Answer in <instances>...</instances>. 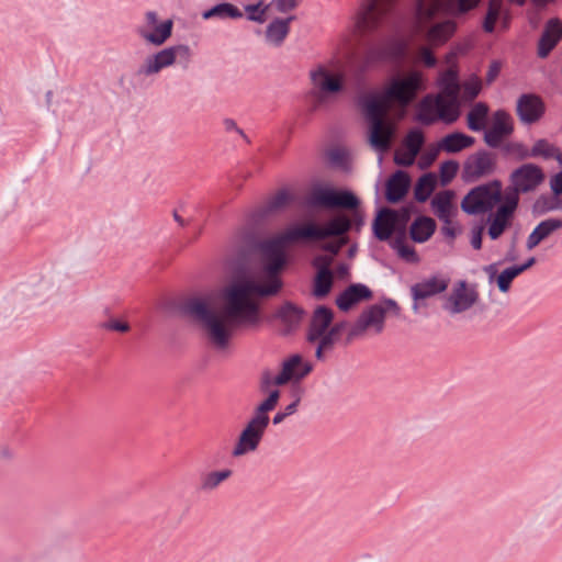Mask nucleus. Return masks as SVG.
<instances>
[{
	"label": "nucleus",
	"mask_w": 562,
	"mask_h": 562,
	"mask_svg": "<svg viewBox=\"0 0 562 562\" xmlns=\"http://www.w3.org/2000/svg\"><path fill=\"white\" fill-rule=\"evenodd\" d=\"M411 180L404 171H396L386 182V199L391 203L402 200L409 188Z\"/></svg>",
	"instance_id": "nucleus-27"
},
{
	"label": "nucleus",
	"mask_w": 562,
	"mask_h": 562,
	"mask_svg": "<svg viewBox=\"0 0 562 562\" xmlns=\"http://www.w3.org/2000/svg\"><path fill=\"white\" fill-rule=\"evenodd\" d=\"M488 106L483 102L475 103L467 115L468 127L473 132L486 128Z\"/></svg>",
	"instance_id": "nucleus-32"
},
{
	"label": "nucleus",
	"mask_w": 562,
	"mask_h": 562,
	"mask_svg": "<svg viewBox=\"0 0 562 562\" xmlns=\"http://www.w3.org/2000/svg\"><path fill=\"white\" fill-rule=\"evenodd\" d=\"M503 201L502 183L493 180L471 189L461 201V209L470 215L485 214Z\"/></svg>",
	"instance_id": "nucleus-9"
},
{
	"label": "nucleus",
	"mask_w": 562,
	"mask_h": 562,
	"mask_svg": "<svg viewBox=\"0 0 562 562\" xmlns=\"http://www.w3.org/2000/svg\"><path fill=\"white\" fill-rule=\"evenodd\" d=\"M449 281L443 278L432 277L414 284L411 288L412 296L415 301L413 310L418 311V301L428 299L443 292L448 288Z\"/></svg>",
	"instance_id": "nucleus-21"
},
{
	"label": "nucleus",
	"mask_w": 562,
	"mask_h": 562,
	"mask_svg": "<svg viewBox=\"0 0 562 562\" xmlns=\"http://www.w3.org/2000/svg\"><path fill=\"white\" fill-rule=\"evenodd\" d=\"M535 210L539 213H548L555 210L562 211V198L560 194L542 195L535 203Z\"/></svg>",
	"instance_id": "nucleus-40"
},
{
	"label": "nucleus",
	"mask_w": 562,
	"mask_h": 562,
	"mask_svg": "<svg viewBox=\"0 0 562 562\" xmlns=\"http://www.w3.org/2000/svg\"><path fill=\"white\" fill-rule=\"evenodd\" d=\"M453 199L454 192L450 190L439 192L432 199L431 204L434 212L443 224H449V221L452 220L457 213Z\"/></svg>",
	"instance_id": "nucleus-25"
},
{
	"label": "nucleus",
	"mask_w": 562,
	"mask_h": 562,
	"mask_svg": "<svg viewBox=\"0 0 562 562\" xmlns=\"http://www.w3.org/2000/svg\"><path fill=\"white\" fill-rule=\"evenodd\" d=\"M519 274V269H517L515 266L503 270L498 274L496 280L499 291L504 293L507 292L510 288L513 280Z\"/></svg>",
	"instance_id": "nucleus-44"
},
{
	"label": "nucleus",
	"mask_w": 562,
	"mask_h": 562,
	"mask_svg": "<svg viewBox=\"0 0 562 562\" xmlns=\"http://www.w3.org/2000/svg\"><path fill=\"white\" fill-rule=\"evenodd\" d=\"M413 63L423 64L424 66L431 68L436 66L437 59L429 47L419 46L413 56Z\"/></svg>",
	"instance_id": "nucleus-43"
},
{
	"label": "nucleus",
	"mask_w": 562,
	"mask_h": 562,
	"mask_svg": "<svg viewBox=\"0 0 562 562\" xmlns=\"http://www.w3.org/2000/svg\"><path fill=\"white\" fill-rule=\"evenodd\" d=\"M334 314L330 308L318 306L314 311L310 324L307 340L315 346V357L319 361L325 360L333 351L344 328L342 323L330 326Z\"/></svg>",
	"instance_id": "nucleus-7"
},
{
	"label": "nucleus",
	"mask_w": 562,
	"mask_h": 562,
	"mask_svg": "<svg viewBox=\"0 0 562 562\" xmlns=\"http://www.w3.org/2000/svg\"><path fill=\"white\" fill-rule=\"evenodd\" d=\"M297 5V0H276V7L280 12H288Z\"/></svg>",
	"instance_id": "nucleus-57"
},
{
	"label": "nucleus",
	"mask_w": 562,
	"mask_h": 562,
	"mask_svg": "<svg viewBox=\"0 0 562 562\" xmlns=\"http://www.w3.org/2000/svg\"><path fill=\"white\" fill-rule=\"evenodd\" d=\"M331 237H337L338 239L335 241H329L324 244L323 249L330 252L331 257L336 256L340 249L348 243V237L346 233L342 235H333Z\"/></svg>",
	"instance_id": "nucleus-50"
},
{
	"label": "nucleus",
	"mask_w": 562,
	"mask_h": 562,
	"mask_svg": "<svg viewBox=\"0 0 562 562\" xmlns=\"http://www.w3.org/2000/svg\"><path fill=\"white\" fill-rule=\"evenodd\" d=\"M278 402L279 394L273 392L255 408L233 446V458H241L258 450L269 426V412L276 408Z\"/></svg>",
	"instance_id": "nucleus-5"
},
{
	"label": "nucleus",
	"mask_w": 562,
	"mask_h": 562,
	"mask_svg": "<svg viewBox=\"0 0 562 562\" xmlns=\"http://www.w3.org/2000/svg\"><path fill=\"white\" fill-rule=\"evenodd\" d=\"M407 53V43L402 38H392L381 47L379 56L381 59L401 61Z\"/></svg>",
	"instance_id": "nucleus-34"
},
{
	"label": "nucleus",
	"mask_w": 562,
	"mask_h": 562,
	"mask_svg": "<svg viewBox=\"0 0 562 562\" xmlns=\"http://www.w3.org/2000/svg\"><path fill=\"white\" fill-rule=\"evenodd\" d=\"M223 125H224V128L225 131L227 132H232V131H235L237 132L240 136L243 137H246V135L244 134V132L237 126L236 122L232 119H225L223 121Z\"/></svg>",
	"instance_id": "nucleus-59"
},
{
	"label": "nucleus",
	"mask_w": 562,
	"mask_h": 562,
	"mask_svg": "<svg viewBox=\"0 0 562 562\" xmlns=\"http://www.w3.org/2000/svg\"><path fill=\"white\" fill-rule=\"evenodd\" d=\"M435 229L436 223L432 218L419 216L411 225V238L415 243H425L432 236Z\"/></svg>",
	"instance_id": "nucleus-29"
},
{
	"label": "nucleus",
	"mask_w": 562,
	"mask_h": 562,
	"mask_svg": "<svg viewBox=\"0 0 562 562\" xmlns=\"http://www.w3.org/2000/svg\"><path fill=\"white\" fill-rule=\"evenodd\" d=\"M293 201V195L288 190H281L271 196L260 210L261 216H268L285 209Z\"/></svg>",
	"instance_id": "nucleus-35"
},
{
	"label": "nucleus",
	"mask_w": 562,
	"mask_h": 562,
	"mask_svg": "<svg viewBox=\"0 0 562 562\" xmlns=\"http://www.w3.org/2000/svg\"><path fill=\"white\" fill-rule=\"evenodd\" d=\"M350 227L351 222L345 215H337L323 225L307 223L288 227L260 243V273L239 278L224 288L221 307L212 306L202 297H191L183 305L186 313L215 349H226L237 328L259 323L261 300L276 295L282 288L280 274L288 263L289 245L342 235Z\"/></svg>",
	"instance_id": "nucleus-2"
},
{
	"label": "nucleus",
	"mask_w": 562,
	"mask_h": 562,
	"mask_svg": "<svg viewBox=\"0 0 562 562\" xmlns=\"http://www.w3.org/2000/svg\"><path fill=\"white\" fill-rule=\"evenodd\" d=\"M424 144V135L420 131H411L404 139L403 146L407 148V150L414 151L418 155L422 146Z\"/></svg>",
	"instance_id": "nucleus-45"
},
{
	"label": "nucleus",
	"mask_w": 562,
	"mask_h": 562,
	"mask_svg": "<svg viewBox=\"0 0 562 562\" xmlns=\"http://www.w3.org/2000/svg\"><path fill=\"white\" fill-rule=\"evenodd\" d=\"M350 227L351 222L345 215H337L323 225L307 223L288 227L260 243V273L239 278L224 288L221 307L212 306L202 297H191L183 305L186 313L215 349H226L237 328L259 323L261 300L276 295L282 288L280 274L288 263L289 245L342 235Z\"/></svg>",
	"instance_id": "nucleus-1"
},
{
	"label": "nucleus",
	"mask_w": 562,
	"mask_h": 562,
	"mask_svg": "<svg viewBox=\"0 0 562 562\" xmlns=\"http://www.w3.org/2000/svg\"><path fill=\"white\" fill-rule=\"evenodd\" d=\"M310 203L323 207L356 209L358 199L349 191H336L331 188H314L310 194Z\"/></svg>",
	"instance_id": "nucleus-13"
},
{
	"label": "nucleus",
	"mask_w": 562,
	"mask_h": 562,
	"mask_svg": "<svg viewBox=\"0 0 562 562\" xmlns=\"http://www.w3.org/2000/svg\"><path fill=\"white\" fill-rule=\"evenodd\" d=\"M286 417H288V416H286L282 411H280V412H278V413L273 416L272 422H273V424H274V425H279V424H281L282 422H284V419H285Z\"/></svg>",
	"instance_id": "nucleus-64"
},
{
	"label": "nucleus",
	"mask_w": 562,
	"mask_h": 562,
	"mask_svg": "<svg viewBox=\"0 0 562 562\" xmlns=\"http://www.w3.org/2000/svg\"><path fill=\"white\" fill-rule=\"evenodd\" d=\"M519 198L516 194H505L503 203L490 217L488 236L497 239L509 227L513 215L518 206Z\"/></svg>",
	"instance_id": "nucleus-18"
},
{
	"label": "nucleus",
	"mask_w": 562,
	"mask_h": 562,
	"mask_svg": "<svg viewBox=\"0 0 562 562\" xmlns=\"http://www.w3.org/2000/svg\"><path fill=\"white\" fill-rule=\"evenodd\" d=\"M333 286V273L327 267H322L314 280L313 293L316 297L326 296Z\"/></svg>",
	"instance_id": "nucleus-38"
},
{
	"label": "nucleus",
	"mask_w": 562,
	"mask_h": 562,
	"mask_svg": "<svg viewBox=\"0 0 562 562\" xmlns=\"http://www.w3.org/2000/svg\"><path fill=\"white\" fill-rule=\"evenodd\" d=\"M313 370L311 362L304 360L300 355H293L282 362L279 373H273L271 370H265L260 374L259 390L261 393L267 394L280 391L277 386L284 385L291 381H300L310 374Z\"/></svg>",
	"instance_id": "nucleus-8"
},
{
	"label": "nucleus",
	"mask_w": 562,
	"mask_h": 562,
	"mask_svg": "<svg viewBox=\"0 0 562 562\" xmlns=\"http://www.w3.org/2000/svg\"><path fill=\"white\" fill-rule=\"evenodd\" d=\"M372 297L371 290L362 284L355 283L349 285L344 292H341L337 299L336 304L339 310L346 312L350 310L353 305L370 300Z\"/></svg>",
	"instance_id": "nucleus-23"
},
{
	"label": "nucleus",
	"mask_w": 562,
	"mask_h": 562,
	"mask_svg": "<svg viewBox=\"0 0 562 562\" xmlns=\"http://www.w3.org/2000/svg\"><path fill=\"white\" fill-rule=\"evenodd\" d=\"M191 49L187 45H176L164 48L147 56L135 72L137 77H151L158 75L162 69L172 66L177 59L189 63Z\"/></svg>",
	"instance_id": "nucleus-11"
},
{
	"label": "nucleus",
	"mask_w": 562,
	"mask_h": 562,
	"mask_svg": "<svg viewBox=\"0 0 562 562\" xmlns=\"http://www.w3.org/2000/svg\"><path fill=\"white\" fill-rule=\"evenodd\" d=\"M395 247L397 249V254L401 258L405 259L406 261L415 262L417 261V255L414 250V248L404 245L401 240H397L395 243Z\"/></svg>",
	"instance_id": "nucleus-51"
},
{
	"label": "nucleus",
	"mask_w": 562,
	"mask_h": 562,
	"mask_svg": "<svg viewBox=\"0 0 562 562\" xmlns=\"http://www.w3.org/2000/svg\"><path fill=\"white\" fill-rule=\"evenodd\" d=\"M442 233L446 236L451 237V238H453L456 236L457 229H456V227L453 225L452 220L449 221V224H445L443 225Z\"/></svg>",
	"instance_id": "nucleus-63"
},
{
	"label": "nucleus",
	"mask_w": 562,
	"mask_h": 562,
	"mask_svg": "<svg viewBox=\"0 0 562 562\" xmlns=\"http://www.w3.org/2000/svg\"><path fill=\"white\" fill-rule=\"evenodd\" d=\"M397 0H364L358 14L357 25L361 32L370 33L385 25Z\"/></svg>",
	"instance_id": "nucleus-12"
},
{
	"label": "nucleus",
	"mask_w": 562,
	"mask_h": 562,
	"mask_svg": "<svg viewBox=\"0 0 562 562\" xmlns=\"http://www.w3.org/2000/svg\"><path fill=\"white\" fill-rule=\"evenodd\" d=\"M477 291L465 281H458L449 293L443 308L450 314H460L470 310L477 301Z\"/></svg>",
	"instance_id": "nucleus-17"
},
{
	"label": "nucleus",
	"mask_w": 562,
	"mask_h": 562,
	"mask_svg": "<svg viewBox=\"0 0 562 562\" xmlns=\"http://www.w3.org/2000/svg\"><path fill=\"white\" fill-rule=\"evenodd\" d=\"M508 150L515 154L519 159H527L532 157L531 149L529 150L526 146L519 143H513L508 146Z\"/></svg>",
	"instance_id": "nucleus-53"
},
{
	"label": "nucleus",
	"mask_w": 562,
	"mask_h": 562,
	"mask_svg": "<svg viewBox=\"0 0 562 562\" xmlns=\"http://www.w3.org/2000/svg\"><path fill=\"white\" fill-rule=\"evenodd\" d=\"M513 132L512 117L505 111L493 114L492 126L485 131L484 140L490 147H498L504 137Z\"/></svg>",
	"instance_id": "nucleus-20"
},
{
	"label": "nucleus",
	"mask_w": 562,
	"mask_h": 562,
	"mask_svg": "<svg viewBox=\"0 0 562 562\" xmlns=\"http://www.w3.org/2000/svg\"><path fill=\"white\" fill-rule=\"evenodd\" d=\"M293 19L294 18L291 16L285 20L277 19L273 22H271L268 25L267 32H266L268 42H270L271 44L277 45V46L280 45L288 36L289 31H290L289 24Z\"/></svg>",
	"instance_id": "nucleus-36"
},
{
	"label": "nucleus",
	"mask_w": 562,
	"mask_h": 562,
	"mask_svg": "<svg viewBox=\"0 0 562 562\" xmlns=\"http://www.w3.org/2000/svg\"><path fill=\"white\" fill-rule=\"evenodd\" d=\"M299 403H300V396H297L292 403H290L289 405H286L282 412L289 417L291 415H293L296 411H297V406H299Z\"/></svg>",
	"instance_id": "nucleus-61"
},
{
	"label": "nucleus",
	"mask_w": 562,
	"mask_h": 562,
	"mask_svg": "<svg viewBox=\"0 0 562 562\" xmlns=\"http://www.w3.org/2000/svg\"><path fill=\"white\" fill-rule=\"evenodd\" d=\"M425 89L424 76L419 70H412L404 76L393 78L381 93L367 94L361 99V106L370 123L369 143L380 153L386 151L395 133L389 113L396 106L402 112Z\"/></svg>",
	"instance_id": "nucleus-3"
},
{
	"label": "nucleus",
	"mask_w": 562,
	"mask_h": 562,
	"mask_svg": "<svg viewBox=\"0 0 562 562\" xmlns=\"http://www.w3.org/2000/svg\"><path fill=\"white\" fill-rule=\"evenodd\" d=\"M261 3L258 4H249L246 7V11L249 13L248 19L251 21H256L259 23L265 22V9H260Z\"/></svg>",
	"instance_id": "nucleus-52"
},
{
	"label": "nucleus",
	"mask_w": 562,
	"mask_h": 562,
	"mask_svg": "<svg viewBox=\"0 0 562 562\" xmlns=\"http://www.w3.org/2000/svg\"><path fill=\"white\" fill-rule=\"evenodd\" d=\"M440 150H442L440 144L429 146L420 156L419 166L428 168L437 159Z\"/></svg>",
	"instance_id": "nucleus-48"
},
{
	"label": "nucleus",
	"mask_w": 562,
	"mask_h": 562,
	"mask_svg": "<svg viewBox=\"0 0 562 562\" xmlns=\"http://www.w3.org/2000/svg\"><path fill=\"white\" fill-rule=\"evenodd\" d=\"M544 179L543 171L533 164H525L510 175L512 190L505 194L526 193L535 190Z\"/></svg>",
	"instance_id": "nucleus-14"
},
{
	"label": "nucleus",
	"mask_w": 562,
	"mask_h": 562,
	"mask_svg": "<svg viewBox=\"0 0 562 562\" xmlns=\"http://www.w3.org/2000/svg\"><path fill=\"white\" fill-rule=\"evenodd\" d=\"M243 16V13L241 11L235 7L234 4L232 3H228V2H224V3H220L206 11H204L202 13V18L204 20H210V19H213V18H218V19H226V18H231V19H239Z\"/></svg>",
	"instance_id": "nucleus-37"
},
{
	"label": "nucleus",
	"mask_w": 562,
	"mask_h": 562,
	"mask_svg": "<svg viewBox=\"0 0 562 562\" xmlns=\"http://www.w3.org/2000/svg\"><path fill=\"white\" fill-rule=\"evenodd\" d=\"M544 112L541 99L533 94H524L517 102V113L524 123L538 121Z\"/></svg>",
	"instance_id": "nucleus-22"
},
{
	"label": "nucleus",
	"mask_w": 562,
	"mask_h": 562,
	"mask_svg": "<svg viewBox=\"0 0 562 562\" xmlns=\"http://www.w3.org/2000/svg\"><path fill=\"white\" fill-rule=\"evenodd\" d=\"M533 158L541 157L543 159H552L557 155V147L549 143L547 139H539L531 148Z\"/></svg>",
	"instance_id": "nucleus-42"
},
{
	"label": "nucleus",
	"mask_w": 562,
	"mask_h": 562,
	"mask_svg": "<svg viewBox=\"0 0 562 562\" xmlns=\"http://www.w3.org/2000/svg\"><path fill=\"white\" fill-rule=\"evenodd\" d=\"M145 19L148 27H154L158 24V15L154 11L147 12Z\"/></svg>",
	"instance_id": "nucleus-62"
},
{
	"label": "nucleus",
	"mask_w": 562,
	"mask_h": 562,
	"mask_svg": "<svg viewBox=\"0 0 562 562\" xmlns=\"http://www.w3.org/2000/svg\"><path fill=\"white\" fill-rule=\"evenodd\" d=\"M562 38V23L557 20H550L539 41L538 55L546 57Z\"/></svg>",
	"instance_id": "nucleus-24"
},
{
	"label": "nucleus",
	"mask_w": 562,
	"mask_h": 562,
	"mask_svg": "<svg viewBox=\"0 0 562 562\" xmlns=\"http://www.w3.org/2000/svg\"><path fill=\"white\" fill-rule=\"evenodd\" d=\"M459 169L458 162L453 160H448L441 164L440 166V179L441 183L448 184L457 175Z\"/></svg>",
	"instance_id": "nucleus-46"
},
{
	"label": "nucleus",
	"mask_w": 562,
	"mask_h": 562,
	"mask_svg": "<svg viewBox=\"0 0 562 562\" xmlns=\"http://www.w3.org/2000/svg\"><path fill=\"white\" fill-rule=\"evenodd\" d=\"M232 475L233 470L227 468L204 472L200 475V488L203 492H213L231 479Z\"/></svg>",
	"instance_id": "nucleus-28"
},
{
	"label": "nucleus",
	"mask_w": 562,
	"mask_h": 562,
	"mask_svg": "<svg viewBox=\"0 0 562 562\" xmlns=\"http://www.w3.org/2000/svg\"><path fill=\"white\" fill-rule=\"evenodd\" d=\"M172 25H173L172 21L167 20V21L154 26L153 32L140 30L139 34L145 41H147L156 46H159V45H162L171 36Z\"/></svg>",
	"instance_id": "nucleus-33"
},
{
	"label": "nucleus",
	"mask_w": 562,
	"mask_h": 562,
	"mask_svg": "<svg viewBox=\"0 0 562 562\" xmlns=\"http://www.w3.org/2000/svg\"><path fill=\"white\" fill-rule=\"evenodd\" d=\"M408 217L409 213L406 209L401 211L381 210L373 222L375 237L380 240H387L395 229L405 227Z\"/></svg>",
	"instance_id": "nucleus-16"
},
{
	"label": "nucleus",
	"mask_w": 562,
	"mask_h": 562,
	"mask_svg": "<svg viewBox=\"0 0 562 562\" xmlns=\"http://www.w3.org/2000/svg\"><path fill=\"white\" fill-rule=\"evenodd\" d=\"M496 169V156L485 150L474 153L468 157L463 165V179L474 182L488 177Z\"/></svg>",
	"instance_id": "nucleus-15"
},
{
	"label": "nucleus",
	"mask_w": 562,
	"mask_h": 562,
	"mask_svg": "<svg viewBox=\"0 0 562 562\" xmlns=\"http://www.w3.org/2000/svg\"><path fill=\"white\" fill-rule=\"evenodd\" d=\"M311 89L308 98L312 110L329 104L342 91L345 76L334 64H321L310 71Z\"/></svg>",
	"instance_id": "nucleus-6"
},
{
	"label": "nucleus",
	"mask_w": 562,
	"mask_h": 562,
	"mask_svg": "<svg viewBox=\"0 0 562 562\" xmlns=\"http://www.w3.org/2000/svg\"><path fill=\"white\" fill-rule=\"evenodd\" d=\"M456 31L453 21H445L430 27L426 34V41L430 46H439L447 42Z\"/></svg>",
	"instance_id": "nucleus-30"
},
{
	"label": "nucleus",
	"mask_w": 562,
	"mask_h": 562,
	"mask_svg": "<svg viewBox=\"0 0 562 562\" xmlns=\"http://www.w3.org/2000/svg\"><path fill=\"white\" fill-rule=\"evenodd\" d=\"M400 306L393 300H384L364 310L350 330L351 337L362 336L367 331L380 334L384 328L386 315H397Z\"/></svg>",
	"instance_id": "nucleus-10"
},
{
	"label": "nucleus",
	"mask_w": 562,
	"mask_h": 562,
	"mask_svg": "<svg viewBox=\"0 0 562 562\" xmlns=\"http://www.w3.org/2000/svg\"><path fill=\"white\" fill-rule=\"evenodd\" d=\"M303 316V311L297 306L286 303L279 311V317L290 327L297 325Z\"/></svg>",
	"instance_id": "nucleus-41"
},
{
	"label": "nucleus",
	"mask_w": 562,
	"mask_h": 562,
	"mask_svg": "<svg viewBox=\"0 0 562 562\" xmlns=\"http://www.w3.org/2000/svg\"><path fill=\"white\" fill-rule=\"evenodd\" d=\"M439 144L442 150L447 153H458L471 147L474 144V138L463 133L454 132L446 135Z\"/></svg>",
	"instance_id": "nucleus-31"
},
{
	"label": "nucleus",
	"mask_w": 562,
	"mask_h": 562,
	"mask_svg": "<svg viewBox=\"0 0 562 562\" xmlns=\"http://www.w3.org/2000/svg\"><path fill=\"white\" fill-rule=\"evenodd\" d=\"M14 450L8 443H0V461H9L14 458Z\"/></svg>",
	"instance_id": "nucleus-56"
},
{
	"label": "nucleus",
	"mask_w": 562,
	"mask_h": 562,
	"mask_svg": "<svg viewBox=\"0 0 562 562\" xmlns=\"http://www.w3.org/2000/svg\"><path fill=\"white\" fill-rule=\"evenodd\" d=\"M104 328L121 333H126L130 329V325L126 322H121L119 319H111L104 324Z\"/></svg>",
	"instance_id": "nucleus-54"
},
{
	"label": "nucleus",
	"mask_w": 562,
	"mask_h": 562,
	"mask_svg": "<svg viewBox=\"0 0 562 562\" xmlns=\"http://www.w3.org/2000/svg\"><path fill=\"white\" fill-rule=\"evenodd\" d=\"M481 0H450V9L459 14L467 13L479 5Z\"/></svg>",
	"instance_id": "nucleus-47"
},
{
	"label": "nucleus",
	"mask_w": 562,
	"mask_h": 562,
	"mask_svg": "<svg viewBox=\"0 0 562 562\" xmlns=\"http://www.w3.org/2000/svg\"><path fill=\"white\" fill-rule=\"evenodd\" d=\"M512 20V13L508 8L505 7L504 0H488L487 11L483 21V30L486 33H493L496 27V23L499 22L502 30L509 27Z\"/></svg>",
	"instance_id": "nucleus-19"
},
{
	"label": "nucleus",
	"mask_w": 562,
	"mask_h": 562,
	"mask_svg": "<svg viewBox=\"0 0 562 562\" xmlns=\"http://www.w3.org/2000/svg\"><path fill=\"white\" fill-rule=\"evenodd\" d=\"M437 184V178L434 173H426L422 176L415 187V198L417 201H426Z\"/></svg>",
	"instance_id": "nucleus-39"
},
{
	"label": "nucleus",
	"mask_w": 562,
	"mask_h": 562,
	"mask_svg": "<svg viewBox=\"0 0 562 562\" xmlns=\"http://www.w3.org/2000/svg\"><path fill=\"white\" fill-rule=\"evenodd\" d=\"M416 156L414 151L407 150V148L403 146V148L395 151L394 160L396 165L411 166L415 161Z\"/></svg>",
	"instance_id": "nucleus-49"
},
{
	"label": "nucleus",
	"mask_w": 562,
	"mask_h": 562,
	"mask_svg": "<svg viewBox=\"0 0 562 562\" xmlns=\"http://www.w3.org/2000/svg\"><path fill=\"white\" fill-rule=\"evenodd\" d=\"M438 87L440 91L437 94H428L420 102L419 119L424 123L456 122L460 116L461 88V99L464 102H470L480 93L482 86L481 80L476 77L464 81L460 86L457 70L449 68L440 74Z\"/></svg>",
	"instance_id": "nucleus-4"
},
{
	"label": "nucleus",
	"mask_w": 562,
	"mask_h": 562,
	"mask_svg": "<svg viewBox=\"0 0 562 562\" xmlns=\"http://www.w3.org/2000/svg\"><path fill=\"white\" fill-rule=\"evenodd\" d=\"M331 262H333L331 256H318L314 260V265L318 268V270L322 267H327V269H329Z\"/></svg>",
	"instance_id": "nucleus-60"
},
{
	"label": "nucleus",
	"mask_w": 562,
	"mask_h": 562,
	"mask_svg": "<svg viewBox=\"0 0 562 562\" xmlns=\"http://www.w3.org/2000/svg\"><path fill=\"white\" fill-rule=\"evenodd\" d=\"M562 228V220L560 218H548L540 222L531 234L528 236L526 247L528 250L537 247L542 240L548 238L552 233Z\"/></svg>",
	"instance_id": "nucleus-26"
},
{
	"label": "nucleus",
	"mask_w": 562,
	"mask_h": 562,
	"mask_svg": "<svg viewBox=\"0 0 562 562\" xmlns=\"http://www.w3.org/2000/svg\"><path fill=\"white\" fill-rule=\"evenodd\" d=\"M484 227L482 225L476 226L472 229L471 245L474 249H481L482 247V235Z\"/></svg>",
	"instance_id": "nucleus-55"
},
{
	"label": "nucleus",
	"mask_w": 562,
	"mask_h": 562,
	"mask_svg": "<svg viewBox=\"0 0 562 562\" xmlns=\"http://www.w3.org/2000/svg\"><path fill=\"white\" fill-rule=\"evenodd\" d=\"M550 187L554 194H562V171L551 178Z\"/></svg>",
	"instance_id": "nucleus-58"
}]
</instances>
